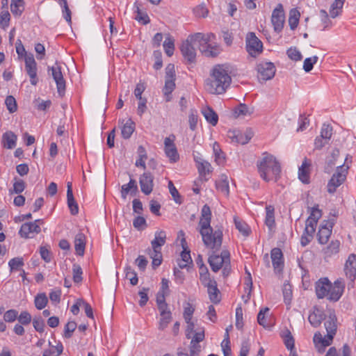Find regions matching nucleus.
Listing matches in <instances>:
<instances>
[{
  "mask_svg": "<svg viewBox=\"0 0 356 356\" xmlns=\"http://www.w3.org/2000/svg\"><path fill=\"white\" fill-rule=\"evenodd\" d=\"M232 78L223 65H215L205 81L206 90L211 94H222L229 86Z\"/></svg>",
  "mask_w": 356,
  "mask_h": 356,
  "instance_id": "obj_1",
  "label": "nucleus"
},
{
  "mask_svg": "<svg viewBox=\"0 0 356 356\" xmlns=\"http://www.w3.org/2000/svg\"><path fill=\"white\" fill-rule=\"evenodd\" d=\"M257 167L260 177L266 182L271 180L276 181L280 177V164L273 155L268 152L263 153L262 156L257 160Z\"/></svg>",
  "mask_w": 356,
  "mask_h": 356,
  "instance_id": "obj_2",
  "label": "nucleus"
},
{
  "mask_svg": "<svg viewBox=\"0 0 356 356\" xmlns=\"http://www.w3.org/2000/svg\"><path fill=\"white\" fill-rule=\"evenodd\" d=\"M200 233L207 248L214 252L220 250L223 237L221 228L213 229L211 226L205 229L200 228Z\"/></svg>",
  "mask_w": 356,
  "mask_h": 356,
  "instance_id": "obj_3",
  "label": "nucleus"
},
{
  "mask_svg": "<svg viewBox=\"0 0 356 356\" xmlns=\"http://www.w3.org/2000/svg\"><path fill=\"white\" fill-rule=\"evenodd\" d=\"M326 334L323 336L321 332H317L313 337V342L318 353H323L327 347L332 343L334 339V322L332 320L327 321L325 323Z\"/></svg>",
  "mask_w": 356,
  "mask_h": 356,
  "instance_id": "obj_4",
  "label": "nucleus"
},
{
  "mask_svg": "<svg viewBox=\"0 0 356 356\" xmlns=\"http://www.w3.org/2000/svg\"><path fill=\"white\" fill-rule=\"evenodd\" d=\"M335 134H338V138L335 140V151L339 152L340 149L342 152V156L335 155V167L337 165H341L344 161V154H347L346 152L347 149L346 147V138L349 136L348 131L342 129V127H339L337 129H335Z\"/></svg>",
  "mask_w": 356,
  "mask_h": 356,
  "instance_id": "obj_5",
  "label": "nucleus"
},
{
  "mask_svg": "<svg viewBox=\"0 0 356 356\" xmlns=\"http://www.w3.org/2000/svg\"><path fill=\"white\" fill-rule=\"evenodd\" d=\"M344 273L348 280V289L356 288V254H350L346 261L344 265Z\"/></svg>",
  "mask_w": 356,
  "mask_h": 356,
  "instance_id": "obj_6",
  "label": "nucleus"
},
{
  "mask_svg": "<svg viewBox=\"0 0 356 356\" xmlns=\"http://www.w3.org/2000/svg\"><path fill=\"white\" fill-rule=\"evenodd\" d=\"M208 261L210 264L211 270L216 273L222 268L225 263H229V252L227 250H223L221 251L220 254L212 252V253L209 257Z\"/></svg>",
  "mask_w": 356,
  "mask_h": 356,
  "instance_id": "obj_7",
  "label": "nucleus"
},
{
  "mask_svg": "<svg viewBox=\"0 0 356 356\" xmlns=\"http://www.w3.org/2000/svg\"><path fill=\"white\" fill-rule=\"evenodd\" d=\"M344 156L343 165H337L335 168V188L346 181L348 170L352 163V156L348 154H345Z\"/></svg>",
  "mask_w": 356,
  "mask_h": 356,
  "instance_id": "obj_8",
  "label": "nucleus"
},
{
  "mask_svg": "<svg viewBox=\"0 0 356 356\" xmlns=\"http://www.w3.org/2000/svg\"><path fill=\"white\" fill-rule=\"evenodd\" d=\"M48 73L53 77L56 83L57 91L60 96H63L65 92V81L61 72V67L56 62L54 66L48 67Z\"/></svg>",
  "mask_w": 356,
  "mask_h": 356,
  "instance_id": "obj_9",
  "label": "nucleus"
},
{
  "mask_svg": "<svg viewBox=\"0 0 356 356\" xmlns=\"http://www.w3.org/2000/svg\"><path fill=\"white\" fill-rule=\"evenodd\" d=\"M246 50L252 56H256L263 50L261 41L253 32H250L246 36Z\"/></svg>",
  "mask_w": 356,
  "mask_h": 356,
  "instance_id": "obj_10",
  "label": "nucleus"
},
{
  "mask_svg": "<svg viewBox=\"0 0 356 356\" xmlns=\"http://www.w3.org/2000/svg\"><path fill=\"white\" fill-rule=\"evenodd\" d=\"M257 77L266 81L273 79L275 74V67L271 62H261L257 66Z\"/></svg>",
  "mask_w": 356,
  "mask_h": 356,
  "instance_id": "obj_11",
  "label": "nucleus"
},
{
  "mask_svg": "<svg viewBox=\"0 0 356 356\" xmlns=\"http://www.w3.org/2000/svg\"><path fill=\"white\" fill-rule=\"evenodd\" d=\"M175 139V136L171 135L169 137H166L164 140L165 153L171 163H175L179 159L177 147L174 143Z\"/></svg>",
  "mask_w": 356,
  "mask_h": 356,
  "instance_id": "obj_12",
  "label": "nucleus"
},
{
  "mask_svg": "<svg viewBox=\"0 0 356 356\" xmlns=\"http://www.w3.org/2000/svg\"><path fill=\"white\" fill-rule=\"evenodd\" d=\"M334 222L332 221H323L319 227L317 233V239L320 244H327L332 236Z\"/></svg>",
  "mask_w": 356,
  "mask_h": 356,
  "instance_id": "obj_13",
  "label": "nucleus"
},
{
  "mask_svg": "<svg viewBox=\"0 0 356 356\" xmlns=\"http://www.w3.org/2000/svg\"><path fill=\"white\" fill-rule=\"evenodd\" d=\"M284 13L283 6L281 3H279L277 6L273 10L272 16H271V22L273 25L274 30L280 33L283 27L284 24Z\"/></svg>",
  "mask_w": 356,
  "mask_h": 356,
  "instance_id": "obj_14",
  "label": "nucleus"
},
{
  "mask_svg": "<svg viewBox=\"0 0 356 356\" xmlns=\"http://www.w3.org/2000/svg\"><path fill=\"white\" fill-rule=\"evenodd\" d=\"M25 69L30 77L31 83L35 86L38 81L37 77V63L32 54H29V55L25 57Z\"/></svg>",
  "mask_w": 356,
  "mask_h": 356,
  "instance_id": "obj_15",
  "label": "nucleus"
},
{
  "mask_svg": "<svg viewBox=\"0 0 356 356\" xmlns=\"http://www.w3.org/2000/svg\"><path fill=\"white\" fill-rule=\"evenodd\" d=\"M332 135V127L330 124H323L321 128L320 137H316L314 141L316 149H321L328 143Z\"/></svg>",
  "mask_w": 356,
  "mask_h": 356,
  "instance_id": "obj_16",
  "label": "nucleus"
},
{
  "mask_svg": "<svg viewBox=\"0 0 356 356\" xmlns=\"http://www.w3.org/2000/svg\"><path fill=\"white\" fill-rule=\"evenodd\" d=\"M42 220H36L33 222L24 223L20 227L19 234L22 238H32L33 236H30V234L40 232L41 229L38 222H42Z\"/></svg>",
  "mask_w": 356,
  "mask_h": 356,
  "instance_id": "obj_17",
  "label": "nucleus"
},
{
  "mask_svg": "<svg viewBox=\"0 0 356 356\" xmlns=\"http://www.w3.org/2000/svg\"><path fill=\"white\" fill-rule=\"evenodd\" d=\"M216 38L215 35L212 33L207 34L202 33H196L193 35L188 36L189 40L194 44H198L199 48H207L208 44Z\"/></svg>",
  "mask_w": 356,
  "mask_h": 356,
  "instance_id": "obj_18",
  "label": "nucleus"
},
{
  "mask_svg": "<svg viewBox=\"0 0 356 356\" xmlns=\"http://www.w3.org/2000/svg\"><path fill=\"white\" fill-rule=\"evenodd\" d=\"M139 184L141 191L145 195H149L154 188V176L150 172H145L140 176Z\"/></svg>",
  "mask_w": 356,
  "mask_h": 356,
  "instance_id": "obj_19",
  "label": "nucleus"
},
{
  "mask_svg": "<svg viewBox=\"0 0 356 356\" xmlns=\"http://www.w3.org/2000/svg\"><path fill=\"white\" fill-rule=\"evenodd\" d=\"M180 50L181 51V54L184 56V58L188 62V63H194L195 61L196 58V51L195 48L194 47V44L191 42L189 38L183 42V43L181 45Z\"/></svg>",
  "mask_w": 356,
  "mask_h": 356,
  "instance_id": "obj_20",
  "label": "nucleus"
},
{
  "mask_svg": "<svg viewBox=\"0 0 356 356\" xmlns=\"http://www.w3.org/2000/svg\"><path fill=\"white\" fill-rule=\"evenodd\" d=\"M311 167V160L305 157L298 168V179L303 184H307L310 181Z\"/></svg>",
  "mask_w": 356,
  "mask_h": 356,
  "instance_id": "obj_21",
  "label": "nucleus"
},
{
  "mask_svg": "<svg viewBox=\"0 0 356 356\" xmlns=\"http://www.w3.org/2000/svg\"><path fill=\"white\" fill-rule=\"evenodd\" d=\"M270 255L275 272L281 273L284 268V257L282 250L278 248H275L272 249Z\"/></svg>",
  "mask_w": 356,
  "mask_h": 356,
  "instance_id": "obj_22",
  "label": "nucleus"
},
{
  "mask_svg": "<svg viewBox=\"0 0 356 356\" xmlns=\"http://www.w3.org/2000/svg\"><path fill=\"white\" fill-rule=\"evenodd\" d=\"M228 137L231 139L232 142L245 145L247 144L252 138L250 134L243 133L240 131H229Z\"/></svg>",
  "mask_w": 356,
  "mask_h": 356,
  "instance_id": "obj_23",
  "label": "nucleus"
},
{
  "mask_svg": "<svg viewBox=\"0 0 356 356\" xmlns=\"http://www.w3.org/2000/svg\"><path fill=\"white\" fill-rule=\"evenodd\" d=\"M67 200L68 207L72 215H76L79 213V207L74 198L72 182H67Z\"/></svg>",
  "mask_w": 356,
  "mask_h": 356,
  "instance_id": "obj_24",
  "label": "nucleus"
},
{
  "mask_svg": "<svg viewBox=\"0 0 356 356\" xmlns=\"http://www.w3.org/2000/svg\"><path fill=\"white\" fill-rule=\"evenodd\" d=\"M211 211L207 204H204L201 211V217L199 222L200 228L205 229L211 226Z\"/></svg>",
  "mask_w": 356,
  "mask_h": 356,
  "instance_id": "obj_25",
  "label": "nucleus"
},
{
  "mask_svg": "<svg viewBox=\"0 0 356 356\" xmlns=\"http://www.w3.org/2000/svg\"><path fill=\"white\" fill-rule=\"evenodd\" d=\"M324 318L325 315L323 311L316 307L313 308V311L309 314L308 317L309 322L314 327L319 326Z\"/></svg>",
  "mask_w": 356,
  "mask_h": 356,
  "instance_id": "obj_26",
  "label": "nucleus"
},
{
  "mask_svg": "<svg viewBox=\"0 0 356 356\" xmlns=\"http://www.w3.org/2000/svg\"><path fill=\"white\" fill-rule=\"evenodd\" d=\"M138 191V189L136 180L131 178L128 184L122 186L121 196L123 199H126L129 193L133 195H136Z\"/></svg>",
  "mask_w": 356,
  "mask_h": 356,
  "instance_id": "obj_27",
  "label": "nucleus"
},
{
  "mask_svg": "<svg viewBox=\"0 0 356 356\" xmlns=\"http://www.w3.org/2000/svg\"><path fill=\"white\" fill-rule=\"evenodd\" d=\"M86 247V236L82 232H79L74 238V248L76 254L79 256H83L85 252Z\"/></svg>",
  "mask_w": 356,
  "mask_h": 356,
  "instance_id": "obj_28",
  "label": "nucleus"
},
{
  "mask_svg": "<svg viewBox=\"0 0 356 356\" xmlns=\"http://www.w3.org/2000/svg\"><path fill=\"white\" fill-rule=\"evenodd\" d=\"M147 254L152 259V266L154 269L159 266L162 263V253L161 248H149Z\"/></svg>",
  "mask_w": 356,
  "mask_h": 356,
  "instance_id": "obj_29",
  "label": "nucleus"
},
{
  "mask_svg": "<svg viewBox=\"0 0 356 356\" xmlns=\"http://www.w3.org/2000/svg\"><path fill=\"white\" fill-rule=\"evenodd\" d=\"M156 302L158 309L161 314L170 312L168 305L165 302V294L164 291H159L156 294Z\"/></svg>",
  "mask_w": 356,
  "mask_h": 356,
  "instance_id": "obj_30",
  "label": "nucleus"
},
{
  "mask_svg": "<svg viewBox=\"0 0 356 356\" xmlns=\"http://www.w3.org/2000/svg\"><path fill=\"white\" fill-rule=\"evenodd\" d=\"M181 245L184 248V245L186 243L185 238H183L181 241ZM192 264V259L191 257L190 251H187L185 248L181 253V260L178 262V266L180 268L183 269L186 268L188 264Z\"/></svg>",
  "mask_w": 356,
  "mask_h": 356,
  "instance_id": "obj_31",
  "label": "nucleus"
},
{
  "mask_svg": "<svg viewBox=\"0 0 356 356\" xmlns=\"http://www.w3.org/2000/svg\"><path fill=\"white\" fill-rule=\"evenodd\" d=\"M166 234L163 230L157 231L155 232L154 238L151 242L152 248H161L165 243Z\"/></svg>",
  "mask_w": 356,
  "mask_h": 356,
  "instance_id": "obj_32",
  "label": "nucleus"
},
{
  "mask_svg": "<svg viewBox=\"0 0 356 356\" xmlns=\"http://www.w3.org/2000/svg\"><path fill=\"white\" fill-rule=\"evenodd\" d=\"M265 224L266 225V226L270 230L275 225V208L272 205H267L266 207Z\"/></svg>",
  "mask_w": 356,
  "mask_h": 356,
  "instance_id": "obj_33",
  "label": "nucleus"
},
{
  "mask_svg": "<svg viewBox=\"0 0 356 356\" xmlns=\"http://www.w3.org/2000/svg\"><path fill=\"white\" fill-rule=\"evenodd\" d=\"M200 280L204 287L208 289H218L216 280L211 277L209 272L201 273Z\"/></svg>",
  "mask_w": 356,
  "mask_h": 356,
  "instance_id": "obj_34",
  "label": "nucleus"
},
{
  "mask_svg": "<svg viewBox=\"0 0 356 356\" xmlns=\"http://www.w3.org/2000/svg\"><path fill=\"white\" fill-rule=\"evenodd\" d=\"M135 130V123L131 120H128L123 125L121 129V134L123 138L129 139Z\"/></svg>",
  "mask_w": 356,
  "mask_h": 356,
  "instance_id": "obj_35",
  "label": "nucleus"
},
{
  "mask_svg": "<svg viewBox=\"0 0 356 356\" xmlns=\"http://www.w3.org/2000/svg\"><path fill=\"white\" fill-rule=\"evenodd\" d=\"M175 79H165V86L163 89V92L165 97V101L170 102L171 100V93L175 88Z\"/></svg>",
  "mask_w": 356,
  "mask_h": 356,
  "instance_id": "obj_36",
  "label": "nucleus"
},
{
  "mask_svg": "<svg viewBox=\"0 0 356 356\" xmlns=\"http://www.w3.org/2000/svg\"><path fill=\"white\" fill-rule=\"evenodd\" d=\"M206 120L212 126H216L218 121L217 113L211 108L208 107L202 112Z\"/></svg>",
  "mask_w": 356,
  "mask_h": 356,
  "instance_id": "obj_37",
  "label": "nucleus"
},
{
  "mask_svg": "<svg viewBox=\"0 0 356 356\" xmlns=\"http://www.w3.org/2000/svg\"><path fill=\"white\" fill-rule=\"evenodd\" d=\"M200 174V177L204 180H207L206 175L211 172V164L206 161H197V165L196 166Z\"/></svg>",
  "mask_w": 356,
  "mask_h": 356,
  "instance_id": "obj_38",
  "label": "nucleus"
},
{
  "mask_svg": "<svg viewBox=\"0 0 356 356\" xmlns=\"http://www.w3.org/2000/svg\"><path fill=\"white\" fill-rule=\"evenodd\" d=\"M300 16V12L296 8H293L290 10L289 24L291 30H294L297 28L299 23Z\"/></svg>",
  "mask_w": 356,
  "mask_h": 356,
  "instance_id": "obj_39",
  "label": "nucleus"
},
{
  "mask_svg": "<svg viewBox=\"0 0 356 356\" xmlns=\"http://www.w3.org/2000/svg\"><path fill=\"white\" fill-rule=\"evenodd\" d=\"M4 146L8 149H13L15 147L17 136L13 132H6L3 136Z\"/></svg>",
  "mask_w": 356,
  "mask_h": 356,
  "instance_id": "obj_40",
  "label": "nucleus"
},
{
  "mask_svg": "<svg viewBox=\"0 0 356 356\" xmlns=\"http://www.w3.org/2000/svg\"><path fill=\"white\" fill-rule=\"evenodd\" d=\"M315 232L312 229L305 227L300 238V244L302 247L307 246L313 239Z\"/></svg>",
  "mask_w": 356,
  "mask_h": 356,
  "instance_id": "obj_41",
  "label": "nucleus"
},
{
  "mask_svg": "<svg viewBox=\"0 0 356 356\" xmlns=\"http://www.w3.org/2000/svg\"><path fill=\"white\" fill-rule=\"evenodd\" d=\"M10 10L13 15H21L24 10L23 0H12Z\"/></svg>",
  "mask_w": 356,
  "mask_h": 356,
  "instance_id": "obj_42",
  "label": "nucleus"
},
{
  "mask_svg": "<svg viewBox=\"0 0 356 356\" xmlns=\"http://www.w3.org/2000/svg\"><path fill=\"white\" fill-rule=\"evenodd\" d=\"M174 39L168 35V37H166L164 42H163V49H164V51L165 52V54L168 56H172L174 54V50H175V44H174Z\"/></svg>",
  "mask_w": 356,
  "mask_h": 356,
  "instance_id": "obj_43",
  "label": "nucleus"
},
{
  "mask_svg": "<svg viewBox=\"0 0 356 356\" xmlns=\"http://www.w3.org/2000/svg\"><path fill=\"white\" fill-rule=\"evenodd\" d=\"M251 113L252 111H250L248 106L245 104H241L234 110V115L235 118L245 117L251 115Z\"/></svg>",
  "mask_w": 356,
  "mask_h": 356,
  "instance_id": "obj_44",
  "label": "nucleus"
},
{
  "mask_svg": "<svg viewBox=\"0 0 356 356\" xmlns=\"http://www.w3.org/2000/svg\"><path fill=\"white\" fill-rule=\"evenodd\" d=\"M213 151L215 155V161L218 165H222L225 162V157L222 152L220 145L218 143H214L213 146Z\"/></svg>",
  "mask_w": 356,
  "mask_h": 356,
  "instance_id": "obj_45",
  "label": "nucleus"
},
{
  "mask_svg": "<svg viewBox=\"0 0 356 356\" xmlns=\"http://www.w3.org/2000/svg\"><path fill=\"white\" fill-rule=\"evenodd\" d=\"M134 7L136 8V16L135 19L137 20L138 22L142 23L143 24H147L149 22V18L147 13L142 12L140 10L139 6L136 4V3L134 4Z\"/></svg>",
  "mask_w": 356,
  "mask_h": 356,
  "instance_id": "obj_46",
  "label": "nucleus"
},
{
  "mask_svg": "<svg viewBox=\"0 0 356 356\" xmlns=\"http://www.w3.org/2000/svg\"><path fill=\"white\" fill-rule=\"evenodd\" d=\"M160 316L161 318L159 323V329L160 330H163L168 327V324L172 320V313L171 312H166L164 314H161Z\"/></svg>",
  "mask_w": 356,
  "mask_h": 356,
  "instance_id": "obj_47",
  "label": "nucleus"
},
{
  "mask_svg": "<svg viewBox=\"0 0 356 356\" xmlns=\"http://www.w3.org/2000/svg\"><path fill=\"white\" fill-rule=\"evenodd\" d=\"M216 188L223 193L225 195H228L229 193V182L227 177L221 179L216 183Z\"/></svg>",
  "mask_w": 356,
  "mask_h": 356,
  "instance_id": "obj_48",
  "label": "nucleus"
},
{
  "mask_svg": "<svg viewBox=\"0 0 356 356\" xmlns=\"http://www.w3.org/2000/svg\"><path fill=\"white\" fill-rule=\"evenodd\" d=\"M236 228L244 236L250 234V229L249 226L243 221L234 218Z\"/></svg>",
  "mask_w": 356,
  "mask_h": 356,
  "instance_id": "obj_49",
  "label": "nucleus"
},
{
  "mask_svg": "<svg viewBox=\"0 0 356 356\" xmlns=\"http://www.w3.org/2000/svg\"><path fill=\"white\" fill-rule=\"evenodd\" d=\"M198 122L197 111L195 109H191L188 115V124L190 129L195 131L197 128Z\"/></svg>",
  "mask_w": 356,
  "mask_h": 356,
  "instance_id": "obj_50",
  "label": "nucleus"
},
{
  "mask_svg": "<svg viewBox=\"0 0 356 356\" xmlns=\"http://www.w3.org/2000/svg\"><path fill=\"white\" fill-rule=\"evenodd\" d=\"M48 302V299L44 293H39L35 298V305L38 309H42Z\"/></svg>",
  "mask_w": 356,
  "mask_h": 356,
  "instance_id": "obj_51",
  "label": "nucleus"
},
{
  "mask_svg": "<svg viewBox=\"0 0 356 356\" xmlns=\"http://www.w3.org/2000/svg\"><path fill=\"white\" fill-rule=\"evenodd\" d=\"M200 51L205 54L208 56H216L220 53V49L218 46H212L211 44H208L207 48H200Z\"/></svg>",
  "mask_w": 356,
  "mask_h": 356,
  "instance_id": "obj_52",
  "label": "nucleus"
},
{
  "mask_svg": "<svg viewBox=\"0 0 356 356\" xmlns=\"http://www.w3.org/2000/svg\"><path fill=\"white\" fill-rule=\"evenodd\" d=\"M5 104L10 113H15L17 109L16 100L12 95L6 97L5 99Z\"/></svg>",
  "mask_w": 356,
  "mask_h": 356,
  "instance_id": "obj_53",
  "label": "nucleus"
},
{
  "mask_svg": "<svg viewBox=\"0 0 356 356\" xmlns=\"http://www.w3.org/2000/svg\"><path fill=\"white\" fill-rule=\"evenodd\" d=\"M332 282L327 277H322L316 282L315 289H330Z\"/></svg>",
  "mask_w": 356,
  "mask_h": 356,
  "instance_id": "obj_54",
  "label": "nucleus"
},
{
  "mask_svg": "<svg viewBox=\"0 0 356 356\" xmlns=\"http://www.w3.org/2000/svg\"><path fill=\"white\" fill-rule=\"evenodd\" d=\"M268 312L269 309L268 307H265L261 309L257 315V322L260 325H262L264 327H268L269 326L265 316L266 314Z\"/></svg>",
  "mask_w": 356,
  "mask_h": 356,
  "instance_id": "obj_55",
  "label": "nucleus"
},
{
  "mask_svg": "<svg viewBox=\"0 0 356 356\" xmlns=\"http://www.w3.org/2000/svg\"><path fill=\"white\" fill-rule=\"evenodd\" d=\"M63 8V17L67 22H71V11L68 7L67 0H58Z\"/></svg>",
  "mask_w": 356,
  "mask_h": 356,
  "instance_id": "obj_56",
  "label": "nucleus"
},
{
  "mask_svg": "<svg viewBox=\"0 0 356 356\" xmlns=\"http://www.w3.org/2000/svg\"><path fill=\"white\" fill-rule=\"evenodd\" d=\"M33 325L38 332H43L44 330V321L41 316L35 317L33 319Z\"/></svg>",
  "mask_w": 356,
  "mask_h": 356,
  "instance_id": "obj_57",
  "label": "nucleus"
},
{
  "mask_svg": "<svg viewBox=\"0 0 356 356\" xmlns=\"http://www.w3.org/2000/svg\"><path fill=\"white\" fill-rule=\"evenodd\" d=\"M126 278L129 280L130 283L134 286L138 283V277L136 273L130 267L125 268Z\"/></svg>",
  "mask_w": 356,
  "mask_h": 356,
  "instance_id": "obj_58",
  "label": "nucleus"
},
{
  "mask_svg": "<svg viewBox=\"0 0 356 356\" xmlns=\"http://www.w3.org/2000/svg\"><path fill=\"white\" fill-rule=\"evenodd\" d=\"M10 15L8 11L3 10L0 14V27L5 29L9 26Z\"/></svg>",
  "mask_w": 356,
  "mask_h": 356,
  "instance_id": "obj_59",
  "label": "nucleus"
},
{
  "mask_svg": "<svg viewBox=\"0 0 356 356\" xmlns=\"http://www.w3.org/2000/svg\"><path fill=\"white\" fill-rule=\"evenodd\" d=\"M76 326L75 321H69L65 326L64 337L67 339L70 338Z\"/></svg>",
  "mask_w": 356,
  "mask_h": 356,
  "instance_id": "obj_60",
  "label": "nucleus"
},
{
  "mask_svg": "<svg viewBox=\"0 0 356 356\" xmlns=\"http://www.w3.org/2000/svg\"><path fill=\"white\" fill-rule=\"evenodd\" d=\"M318 60V57L314 56L313 57L307 58L304 60L303 69L306 72H310L313 69L314 64Z\"/></svg>",
  "mask_w": 356,
  "mask_h": 356,
  "instance_id": "obj_61",
  "label": "nucleus"
},
{
  "mask_svg": "<svg viewBox=\"0 0 356 356\" xmlns=\"http://www.w3.org/2000/svg\"><path fill=\"white\" fill-rule=\"evenodd\" d=\"M193 333L194 334L193 337H191V341L200 343L204 339L205 334L204 327L197 328Z\"/></svg>",
  "mask_w": 356,
  "mask_h": 356,
  "instance_id": "obj_62",
  "label": "nucleus"
},
{
  "mask_svg": "<svg viewBox=\"0 0 356 356\" xmlns=\"http://www.w3.org/2000/svg\"><path fill=\"white\" fill-rule=\"evenodd\" d=\"M55 348L56 349V354H54V351L52 350H45L43 352L42 356H59L63 353V346L61 342H58L57 345L55 346Z\"/></svg>",
  "mask_w": 356,
  "mask_h": 356,
  "instance_id": "obj_63",
  "label": "nucleus"
},
{
  "mask_svg": "<svg viewBox=\"0 0 356 356\" xmlns=\"http://www.w3.org/2000/svg\"><path fill=\"white\" fill-rule=\"evenodd\" d=\"M17 319L19 323L23 325H29L32 320L31 314L26 311L22 312Z\"/></svg>",
  "mask_w": 356,
  "mask_h": 356,
  "instance_id": "obj_64",
  "label": "nucleus"
}]
</instances>
